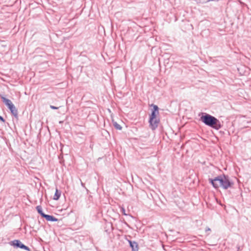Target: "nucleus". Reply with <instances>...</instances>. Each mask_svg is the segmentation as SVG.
I'll use <instances>...</instances> for the list:
<instances>
[{"label": "nucleus", "mask_w": 251, "mask_h": 251, "mask_svg": "<svg viewBox=\"0 0 251 251\" xmlns=\"http://www.w3.org/2000/svg\"><path fill=\"white\" fill-rule=\"evenodd\" d=\"M209 181L215 188L221 187L224 189H227L232 187L234 184L229 177L225 175L218 176L214 179L209 178Z\"/></svg>", "instance_id": "obj_1"}, {"label": "nucleus", "mask_w": 251, "mask_h": 251, "mask_svg": "<svg viewBox=\"0 0 251 251\" xmlns=\"http://www.w3.org/2000/svg\"><path fill=\"white\" fill-rule=\"evenodd\" d=\"M201 120L205 125L216 129L221 127L220 121L215 117L209 114H205L201 117Z\"/></svg>", "instance_id": "obj_2"}, {"label": "nucleus", "mask_w": 251, "mask_h": 251, "mask_svg": "<svg viewBox=\"0 0 251 251\" xmlns=\"http://www.w3.org/2000/svg\"><path fill=\"white\" fill-rule=\"evenodd\" d=\"M153 106V110L151 112V114L150 117V120L151 121H152V119H154V118H157L156 116L157 114H158V107L156 105H152Z\"/></svg>", "instance_id": "obj_3"}, {"label": "nucleus", "mask_w": 251, "mask_h": 251, "mask_svg": "<svg viewBox=\"0 0 251 251\" xmlns=\"http://www.w3.org/2000/svg\"><path fill=\"white\" fill-rule=\"evenodd\" d=\"M159 122V120L157 118H154V119H152V121L149 120V123L151 128L152 130H154L155 129H156L158 126Z\"/></svg>", "instance_id": "obj_4"}, {"label": "nucleus", "mask_w": 251, "mask_h": 251, "mask_svg": "<svg viewBox=\"0 0 251 251\" xmlns=\"http://www.w3.org/2000/svg\"><path fill=\"white\" fill-rule=\"evenodd\" d=\"M13 244L16 247H19L21 249L28 250V247L23 244L19 240H14L13 241Z\"/></svg>", "instance_id": "obj_5"}, {"label": "nucleus", "mask_w": 251, "mask_h": 251, "mask_svg": "<svg viewBox=\"0 0 251 251\" xmlns=\"http://www.w3.org/2000/svg\"><path fill=\"white\" fill-rule=\"evenodd\" d=\"M1 99L2 101L5 103V104L8 107L9 109L14 105L10 100L7 99L4 97H1Z\"/></svg>", "instance_id": "obj_6"}, {"label": "nucleus", "mask_w": 251, "mask_h": 251, "mask_svg": "<svg viewBox=\"0 0 251 251\" xmlns=\"http://www.w3.org/2000/svg\"><path fill=\"white\" fill-rule=\"evenodd\" d=\"M130 246L132 248V250L133 251H138V244L135 242H132L131 241H128Z\"/></svg>", "instance_id": "obj_7"}, {"label": "nucleus", "mask_w": 251, "mask_h": 251, "mask_svg": "<svg viewBox=\"0 0 251 251\" xmlns=\"http://www.w3.org/2000/svg\"><path fill=\"white\" fill-rule=\"evenodd\" d=\"M43 217L45 218L46 219V220L48 221L55 222L57 221V219L56 218L49 215H44Z\"/></svg>", "instance_id": "obj_8"}, {"label": "nucleus", "mask_w": 251, "mask_h": 251, "mask_svg": "<svg viewBox=\"0 0 251 251\" xmlns=\"http://www.w3.org/2000/svg\"><path fill=\"white\" fill-rule=\"evenodd\" d=\"M9 110H10L11 113L15 117H17L18 116V111L17 109L16 108L14 105H12L10 108Z\"/></svg>", "instance_id": "obj_9"}, {"label": "nucleus", "mask_w": 251, "mask_h": 251, "mask_svg": "<svg viewBox=\"0 0 251 251\" xmlns=\"http://www.w3.org/2000/svg\"><path fill=\"white\" fill-rule=\"evenodd\" d=\"M60 195H61V193L60 192H59L57 189H56V191H55V193L54 195V197H53V200H58L60 197Z\"/></svg>", "instance_id": "obj_10"}, {"label": "nucleus", "mask_w": 251, "mask_h": 251, "mask_svg": "<svg viewBox=\"0 0 251 251\" xmlns=\"http://www.w3.org/2000/svg\"><path fill=\"white\" fill-rule=\"evenodd\" d=\"M36 209L38 212L43 217V215L45 214L43 212L42 207L40 206H37Z\"/></svg>", "instance_id": "obj_11"}, {"label": "nucleus", "mask_w": 251, "mask_h": 251, "mask_svg": "<svg viewBox=\"0 0 251 251\" xmlns=\"http://www.w3.org/2000/svg\"><path fill=\"white\" fill-rule=\"evenodd\" d=\"M113 125H114V127L117 129H119V130H121L122 129V126L119 125L116 122H114L113 123Z\"/></svg>", "instance_id": "obj_12"}, {"label": "nucleus", "mask_w": 251, "mask_h": 251, "mask_svg": "<svg viewBox=\"0 0 251 251\" xmlns=\"http://www.w3.org/2000/svg\"><path fill=\"white\" fill-rule=\"evenodd\" d=\"M120 211H121V212L124 215H126V216L127 215V214L126 213V210L124 207H121Z\"/></svg>", "instance_id": "obj_13"}, {"label": "nucleus", "mask_w": 251, "mask_h": 251, "mask_svg": "<svg viewBox=\"0 0 251 251\" xmlns=\"http://www.w3.org/2000/svg\"><path fill=\"white\" fill-rule=\"evenodd\" d=\"M50 107L52 109H58L59 108L58 107H56V106H53V105H50Z\"/></svg>", "instance_id": "obj_14"}, {"label": "nucleus", "mask_w": 251, "mask_h": 251, "mask_svg": "<svg viewBox=\"0 0 251 251\" xmlns=\"http://www.w3.org/2000/svg\"><path fill=\"white\" fill-rule=\"evenodd\" d=\"M205 232H207V231H210L211 230L210 228L209 227H206L205 228Z\"/></svg>", "instance_id": "obj_15"}, {"label": "nucleus", "mask_w": 251, "mask_h": 251, "mask_svg": "<svg viewBox=\"0 0 251 251\" xmlns=\"http://www.w3.org/2000/svg\"><path fill=\"white\" fill-rule=\"evenodd\" d=\"M0 120L2 121V122H4V120L3 119V118L0 116Z\"/></svg>", "instance_id": "obj_16"}, {"label": "nucleus", "mask_w": 251, "mask_h": 251, "mask_svg": "<svg viewBox=\"0 0 251 251\" xmlns=\"http://www.w3.org/2000/svg\"><path fill=\"white\" fill-rule=\"evenodd\" d=\"M81 185H82V186H84V184H83L82 182H81Z\"/></svg>", "instance_id": "obj_17"}]
</instances>
